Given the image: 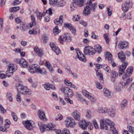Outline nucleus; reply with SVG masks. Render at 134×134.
I'll list each match as a JSON object with an SVG mask.
<instances>
[{"mask_svg":"<svg viewBox=\"0 0 134 134\" xmlns=\"http://www.w3.org/2000/svg\"><path fill=\"white\" fill-rule=\"evenodd\" d=\"M100 128L101 130H106L108 128V126L114 125V123L109 118H103L100 121Z\"/></svg>","mask_w":134,"mask_h":134,"instance_id":"obj_1","label":"nucleus"},{"mask_svg":"<svg viewBox=\"0 0 134 134\" xmlns=\"http://www.w3.org/2000/svg\"><path fill=\"white\" fill-rule=\"evenodd\" d=\"M55 125L52 123H50L47 125H42V132L46 131H52L54 130L57 134H64L63 132L60 130L55 129Z\"/></svg>","mask_w":134,"mask_h":134,"instance_id":"obj_2","label":"nucleus"},{"mask_svg":"<svg viewBox=\"0 0 134 134\" xmlns=\"http://www.w3.org/2000/svg\"><path fill=\"white\" fill-rule=\"evenodd\" d=\"M132 6V3L130 0H127L123 3L121 5V9L124 12H127Z\"/></svg>","mask_w":134,"mask_h":134,"instance_id":"obj_3","label":"nucleus"},{"mask_svg":"<svg viewBox=\"0 0 134 134\" xmlns=\"http://www.w3.org/2000/svg\"><path fill=\"white\" fill-rule=\"evenodd\" d=\"M18 92H20L23 94H30L31 93V91L27 88V87L22 85H20L17 88Z\"/></svg>","mask_w":134,"mask_h":134,"instance_id":"obj_4","label":"nucleus"},{"mask_svg":"<svg viewBox=\"0 0 134 134\" xmlns=\"http://www.w3.org/2000/svg\"><path fill=\"white\" fill-rule=\"evenodd\" d=\"M60 91L63 92L65 96L66 97H71L73 93L71 90L67 87L62 86L60 89Z\"/></svg>","mask_w":134,"mask_h":134,"instance_id":"obj_5","label":"nucleus"},{"mask_svg":"<svg viewBox=\"0 0 134 134\" xmlns=\"http://www.w3.org/2000/svg\"><path fill=\"white\" fill-rule=\"evenodd\" d=\"M73 3H72L70 6L71 10V11H73L76 8L74 6V4L77 5L79 7H82L83 6L84 3L82 0H72Z\"/></svg>","mask_w":134,"mask_h":134,"instance_id":"obj_6","label":"nucleus"},{"mask_svg":"<svg viewBox=\"0 0 134 134\" xmlns=\"http://www.w3.org/2000/svg\"><path fill=\"white\" fill-rule=\"evenodd\" d=\"M95 49L92 47L88 46L84 49L83 52L85 55H92L95 54Z\"/></svg>","mask_w":134,"mask_h":134,"instance_id":"obj_7","label":"nucleus"},{"mask_svg":"<svg viewBox=\"0 0 134 134\" xmlns=\"http://www.w3.org/2000/svg\"><path fill=\"white\" fill-rule=\"evenodd\" d=\"M65 123L67 127L70 126L71 127H73L76 125L75 120L71 117L67 118L65 121Z\"/></svg>","mask_w":134,"mask_h":134,"instance_id":"obj_8","label":"nucleus"},{"mask_svg":"<svg viewBox=\"0 0 134 134\" xmlns=\"http://www.w3.org/2000/svg\"><path fill=\"white\" fill-rule=\"evenodd\" d=\"M59 41L61 44H63V41H65L67 42H70L71 41V39L70 35L68 33L65 34L62 37L60 36L59 39Z\"/></svg>","mask_w":134,"mask_h":134,"instance_id":"obj_9","label":"nucleus"},{"mask_svg":"<svg viewBox=\"0 0 134 134\" xmlns=\"http://www.w3.org/2000/svg\"><path fill=\"white\" fill-rule=\"evenodd\" d=\"M77 54V58L83 62H85L86 60L85 57L81 52H80L78 48H76L75 49Z\"/></svg>","mask_w":134,"mask_h":134,"instance_id":"obj_10","label":"nucleus"},{"mask_svg":"<svg viewBox=\"0 0 134 134\" xmlns=\"http://www.w3.org/2000/svg\"><path fill=\"white\" fill-rule=\"evenodd\" d=\"M105 56L106 58L108 59L109 62L111 64L112 67H115L116 65V64L113 62V59L111 54L110 53L107 52Z\"/></svg>","mask_w":134,"mask_h":134,"instance_id":"obj_11","label":"nucleus"},{"mask_svg":"<svg viewBox=\"0 0 134 134\" xmlns=\"http://www.w3.org/2000/svg\"><path fill=\"white\" fill-rule=\"evenodd\" d=\"M71 116L76 120L79 121L81 118L80 113L77 110L74 111L71 113Z\"/></svg>","mask_w":134,"mask_h":134,"instance_id":"obj_12","label":"nucleus"},{"mask_svg":"<svg viewBox=\"0 0 134 134\" xmlns=\"http://www.w3.org/2000/svg\"><path fill=\"white\" fill-rule=\"evenodd\" d=\"M124 87L123 85V82L122 81L119 83H114V89L117 92H119Z\"/></svg>","mask_w":134,"mask_h":134,"instance_id":"obj_13","label":"nucleus"},{"mask_svg":"<svg viewBox=\"0 0 134 134\" xmlns=\"http://www.w3.org/2000/svg\"><path fill=\"white\" fill-rule=\"evenodd\" d=\"M32 122V121L31 120H27L24 121L23 123L27 129L31 130L33 129V127Z\"/></svg>","mask_w":134,"mask_h":134,"instance_id":"obj_14","label":"nucleus"},{"mask_svg":"<svg viewBox=\"0 0 134 134\" xmlns=\"http://www.w3.org/2000/svg\"><path fill=\"white\" fill-rule=\"evenodd\" d=\"M50 46L52 50L57 55H58L61 53V51L58 47L54 43L52 42L50 43Z\"/></svg>","mask_w":134,"mask_h":134,"instance_id":"obj_15","label":"nucleus"},{"mask_svg":"<svg viewBox=\"0 0 134 134\" xmlns=\"http://www.w3.org/2000/svg\"><path fill=\"white\" fill-rule=\"evenodd\" d=\"M128 65V63L127 62H124L123 63L121 66H119V75L121 76L122 74L121 72H123L126 67Z\"/></svg>","mask_w":134,"mask_h":134,"instance_id":"obj_16","label":"nucleus"},{"mask_svg":"<svg viewBox=\"0 0 134 134\" xmlns=\"http://www.w3.org/2000/svg\"><path fill=\"white\" fill-rule=\"evenodd\" d=\"M91 122H86L85 120L81 121L79 123L80 127L82 129L85 130L87 128L88 125H90Z\"/></svg>","mask_w":134,"mask_h":134,"instance_id":"obj_17","label":"nucleus"},{"mask_svg":"<svg viewBox=\"0 0 134 134\" xmlns=\"http://www.w3.org/2000/svg\"><path fill=\"white\" fill-rule=\"evenodd\" d=\"M133 68L132 66L128 68L126 71V72H125V75H123L122 79L124 80L126 77L131 75L133 71Z\"/></svg>","mask_w":134,"mask_h":134,"instance_id":"obj_18","label":"nucleus"},{"mask_svg":"<svg viewBox=\"0 0 134 134\" xmlns=\"http://www.w3.org/2000/svg\"><path fill=\"white\" fill-rule=\"evenodd\" d=\"M38 116L40 120H38V125L40 129V130L41 132V127L42 126V110L41 109L39 110L37 113Z\"/></svg>","mask_w":134,"mask_h":134,"instance_id":"obj_19","label":"nucleus"},{"mask_svg":"<svg viewBox=\"0 0 134 134\" xmlns=\"http://www.w3.org/2000/svg\"><path fill=\"white\" fill-rule=\"evenodd\" d=\"M49 3L51 5L54 6H57L58 7L63 6L64 4L60 2H58V0H49Z\"/></svg>","mask_w":134,"mask_h":134,"instance_id":"obj_20","label":"nucleus"},{"mask_svg":"<svg viewBox=\"0 0 134 134\" xmlns=\"http://www.w3.org/2000/svg\"><path fill=\"white\" fill-rule=\"evenodd\" d=\"M129 45L128 42L126 41H122L120 42L118 44L119 48L120 49H126Z\"/></svg>","mask_w":134,"mask_h":134,"instance_id":"obj_21","label":"nucleus"},{"mask_svg":"<svg viewBox=\"0 0 134 134\" xmlns=\"http://www.w3.org/2000/svg\"><path fill=\"white\" fill-rule=\"evenodd\" d=\"M108 109L106 107H99L97 111L99 113L105 114L108 113Z\"/></svg>","mask_w":134,"mask_h":134,"instance_id":"obj_22","label":"nucleus"},{"mask_svg":"<svg viewBox=\"0 0 134 134\" xmlns=\"http://www.w3.org/2000/svg\"><path fill=\"white\" fill-rule=\"evenodd\" d=\"M43 86L46 90H48L50 88L53 90H55V88L53 85L49 83H46L44 86Z\"/></svg>","mask_w":134,"mask_h":134,"instance_id":"obj_23","label":"nucleus"},{"mask_svg":"<svg viewBox=\"0 0 134 134\" xmlns=\"http://www.w3.org/2000/svg\"><path fill=\"white\" fill-rule=\"evenodd\" d=\"M89 5L90 8L91 10L93 12H94L97 7V3L95 2L93 4L91 3V4H86Z\"/></svg>","mask_w":134,"mask_h":134,"instance_id":"obj_24","label":"nucleus"},{"mask_svg":"<svg viewBox=\"0 0 134 134\" xmlns=\"http://www.w3.org/2000/svg\"><path fill=\"white\" fill-rule=\"evenodd\" d=\"M90 8L88 5H86L84 7L83 11V14L85 16H87L90 14Z\"/></svg>","mask_w":134,"mask_h":134,"instance_id":"obj_25","label":"nucleus"},{"mask_svg":"<svg viewBox=\"0 0 134 134\" xmlns=\"http://www.w3.org/2000/svg\"><path fill=\"white\" fill-rule=\"evenodd\" d=\"M34 50L36 54L39 57H41L42 56V50L40 49L37 46H35Z\"/></svg>","mask_w":134,"mask_h":134,"instance_id":"obj_26","label":"nucleus"},{"mask_svg":"<svg viewBox=\"0 0 134 134\" xmlns=\"http://www.w3.org/2000/svg\"><path fill=\"white\" fill-rule=\"evenodd\" d=\"M63 16L62 15H61L59 16V19H55L54 20V22L56 25H58L60 24L62 25L63 23Z\"/></svg>","mask_w":134,"mask_h":134,"instance_id":"obj_27","label":"nucleus"},{"mask_svg":"<svg viewBox=\"0 0 134 134\" xmlns=\"http://www.w3.org/2000/svg\"><path fill=\"white\" fill-rule=\"evenodd\" d=\"M118 76V73L115 71H112L111 72V81L114 82L115 81V79Z\"/></svg>","mask_w":134,"mask_h":134,"instance_id":"obj_28","label":"nucleus"},{"mask_svg":"<svg viewBox=\"0 0 134 134\" xmlns=\"http://www.w3.org/2000/svg\"><path fill=\"white\" fill-rule=\"evenodd\" d=\"M31 19L32 22L30 23L29 25L30 28H32L34 25H35L36 24L35 18L33 14H32L31 15Z\"/></svg>","mask_w":134,"mask_h":134,"instance_id":"obj_29","label":"nucleus"},{"mask_svg":"<svg viewBox=\"0 0 134 134\" xmlns=\"http://www.w3.org/2000/svg\"><path fill=\"white\" fill-rule=\"evenodd\" d=\"M21 30L25 31L27 29H29L27 25L25 22H23L20 25Z\"/></svg>","mask_w":134,"mask_h":134,"instance_id":"obj_30","label":"nucleus"},{"mask_svg":"<svg viewBox=\"0 0 134 134\" xmlns=\"http://www.w3.org/2000/svg\"><path fill=\"white\" fill-rule=\"evenodd\" d=\"M85 117L88 119L89 120L91 119L92 117V113L90 110L87 109L86 110Z\"/></svg>","mask_w":134,"mask_h":134,"instance_id":"obj_31","label":"nucleus"},{"mask_svg":"<svg viewBox=\"0 0 134 134\" xmlns=\"http://www.w3.org/2000/svg\"><path fill=\"white\" fill-rule=\"evenodd\" d=\"M108 113L109 116L111 117H114L115 116V110L111 108L108 109Z\"/></svg>","mask_w":134,"mask_h":134,"instance_id":"obj_32","label":"nucleus"},{"mask_svg":"<svg viewBox=\"0 0 134 134\" xmlns=\"http://www.w3.org/2000/svg\"><path fill=\"white\" fill-rule=\"evenodd\" d=\"M45 65L50 71L52 72L53 71L54 69L49 62L46 61L45 63Z\"/></svg>","mask_w":134,"mask_h":134,"instance_id":"obj_33","label":"nucleus"},{"mask_svg":"<svg viewBox=\"0 0 134 134\" xmlns=\"http://www.w3.org/2000/svg\"><path fill=\"white\" fill-rule=\"evenodd\" d=\"M23 68H27L28 66V64L26 61L25 59H22V61L20 65Z\"/></svg>","mask_w":134,"mask_h":134,"instance_id":"obj_34","label":"nucleus"},{"mask_svg":"<svg viewBox=\"0 0 134 134\" xmlns=\"http://www.w3.org/2000/svg\"><path fill=\"white\" fill-rule=\"evenodd\" d=\"M118 57L122 62H124L125 59V57L124 54L122 52H119L118 54Z\"/></svg>","mask_w":134,"mask_h":134,"instance_id":"obj_35","label":"nucleus"},{"mask_svg":"<svg viewBox=\"0 0 134 134\" xmlns=\"http://www.w3.org/2000/svg\"><path fill=\"white\" fill-rule=\"evenodd\" d=\"M127 104V101L126 99H124L122 100L121 104V108L122 109H124Z\"/></svg>","mask_w":134,"mask_h":134,"instance_id":"obj_36","label":"nucleus"},{"mask_svg":"<svg viewBox=\"0 0 134 134\" xmlns=\"http://www.w3.org/2000/svg\"><path fill=\"white\" fill-rule=\"evenodd\" d=\"M35 66L36 64H34L30 66L29 68V71L32 73H35L36 71L35 70Z\"/></svg>","mask_w":134,"mask_h":134,"instance_id":"obj_37","label":"nucleus"},{"mask_svg":"<svg viewBox=\"0 0 134 134\" xmlns=\"http://www.w3.org/2000/svg\"><path fill=\"white\" fill-rule=\"evenodd\" d=\"M103 90L104 94L105 96L109 97H111L110 92L108 89L105 88L103 89Z\"/></svg>","mask_w":134,"mask_h":134,"instance_id":"obj_38","label":"nucleus"},{"mask_svg":"<svg viewBox=\"0 0 134 134\" xmlns=\"http://www.w3.org/2000/svg\"><path fill=\"white\" fill-rule=\"evenodd\" d=\"M132 79L131 78H129L126 79L125 82H122L123 85L124 87L127 86L129 84L132 82Z\"/></svg>","mask_w":134,"mask_h":134,"instance_id":"obj_39","label":"nucleus"},{"mask_svg":"<svg viewBox=\"0 0 134 134\" xmlns=\"http://www.w3.org/2000/svg\"><path fill=\"white\" fill-rule=\"evenodd\" d=\"M95 70L97 76L100 78V80H103V75L101 73L100 71L97 69H95Z\"/></svg>","mask_w":134,"mask_h":134,"instance_id":"obj_40","label":"nucleus"},{"mask_svg":"<svg viewBox=\"0 0 134 134\" xmlns=\"http://www.w3.org/2000/svg\"><path fill=\"white\" fill-rule=\"evenodd\" d=\"M87 98L92 103L94 102L96 100V97L93 95H92L91 93L90 94Z\"/></svg>","mask_w":134,"mask_h":134,"instance_id":"obj_41","label":"nucleus"},{"mask_svg":"<svg viewBox=\"0 0 134 134\" xmlns=\"http://www.w3.org/2000/svg\"><path fill=\"white\" fill-rule=\"evenodd\" d=\"M95 48L97 49V50H96V52L97 53H100L102 51V47L99 44H96L95 46Z\"/></svg>","mask_w":134,"mask_h":134,"instance_id":"obj_42","label":"nucleus"},{"mask_svg":"<svg viewBox=\"0 0 134 134\" xmlns=\"http://www.w3.org/2000/svg\"><path fill=\"white\" fill-rule=\"evenodd\" d=\"M48 14L49 15H51L52 14V9L51 8H49L48 10H46L45 12L43 11L42 13V16H44L46 14Z\"/></svg>","mask_w":134,"mask_h":134,"instance_id":"obj_43","label":"nucleus"},{"mask_svg":"<svg viewBox=\"0 0 134 134\" xmlns=\"http://www.w3.org/2000/svg\"><path fill=\"white\" fill-rule=\"evenodd\" d=\"M82 93L83 96L87 98L91 93L85 90H82Z\"/></svg>","mask_w":134,"mask_h":134,"instance_id":"obj_44","label":"nucleus"},{"mask_svg":"<svg viewBox=\"0 0 134 134\" xmlns=\"http://www.w3.org/2000/svg\"><path fill=\"white\" fill-rule=\"evenodd\" d=\"M36 67L35 68V70L36 71L35 73H38L41 74L42 70L40 68V66L36 64Z\"/></svg>","mask_w":134,"mask_h":134,"instance_id":"obj_45","label":"nucleus"},{"mask_svg":"<svg viewBox=\"0 0 134 134\" xmlns=\"http://www.w3.org/2000/svg\"><path fill=\"white\" fill-rule=\"evenodd\" d=\"M36 67L35 68V70L36 71L35 73H38L41 74L42 70L40 68V66L36 64Z\"/></svg>","mask_w":134,"mask_h":134,"instance_id":"obj_46","label":"nucleus"},{"mask_svg":"<svg viewBox=\"0 0 134 134\" xmlns=\"http://www.w3.org/2000/svg\"><path fill=\"white\" fill-rule=\"evenodd\" d=\"M60 31H61L60 30L58 29V27L57 26L55 27L53 30V33L55 35H58Z\"/></svg>","mask_w":134,"mask_h":134,"instance_id":"obj_47","label":"nucleus"},{"mask_svg":"<svg viewBox=\"0 0 134 134\" xmlns=\"http://www.w3.org/2000/svg\"><path fill=\"white\" fill-rule=\"evenodd\" d=\"M6 96L7 98L11 102L13 101L12 94L10 92H9L7 93Z\"/></svg>","mask_w":134,"mask_h":134,"instance_id":"obj_48","label":"nucleus"},{"mask_svg":"<svg viewBox=\"0 0 134 134\" xmlns=\"http://www.w3.org/2000/svg\"><path fill=\"white\" fill-rule=\"evenodd\" d=\"M48 40V36L46 34L42 36V42L43 43H46Z\"/></svg>","mask_w":134,"mask_h":134,"instance_id":"obj_49","label":"nucleus"},{"mask_svg":"<svg viewBox=\"0 0 134 134\" xmlns=\"http://www.w3.org/2000/svg\"><path fill=\"white\" fill-rule=\"evenodd\" d=\"M103 67V69L107 72L110 73L111 72V70L110 67L108 66L106 64H104Z\"/></svg>","mask_w":134,"mask_h":134,"instance_id":"obj_50","label":"nucleus"},{"mask_svg":"<svg viewBox=\"0 0 134 134\" xmlns=\"http://www.w3.org/2000/svg\"><path fill=\"white\" fill-rule=\"evenodd\" d=\"M92 122L94 128L96 129H98L99 128V125L96 120L95 119H93L92 120Z\"/></svg>","mask_w":134,"mask_h":134,"instance_id":"obj_51","label":"nucleus"},{"mask_svg":"<svg viewBox=\"0 0 134 134\" xmlns=\"http://www.w3.org/2000/svg\"><path fill=\"white\" fill-rule=\"evenodd\" d=\"M77 97L78 98V99L81 100L82 102H86V100L84 99L82 97L81 94L78 93H76Z\"/></svg>","mask_w":134,"mask_h":134,"instance_id":"obj_52","label":"nucleus"},{"mask_svg":"<svg viewBox=\"0 0 134 134\" xmlns=\"http://www.w3.org/2000/svg\"><path fill=\"white\" fill-rule=\"evenodd\" d=\"M20 7H13L9 9V11L11 12H16L20 9Z\"/></svg>","mask_w":134,"mask_h":134,"instance_id":"obj_53","label":"nucleus"},{"mask_svg":"<svg viewBox=\"0 0 134 134\" xmlns=\"http://www.w3.org/2000/svg\"><path fill=\"white\" fill-rule=\"evenodd\" d=\"M80 19V16L79 15H75L73 16V20L74 21H77L79 20Z\"/></svg>","mask_w":134,"mask_h":134,"instance_id":"obj_54","label":"nucleus"},{"mask_svg":"<svg viewBox=\"0 0 134 134\" xmlns=\"http://www.w3.org/2000/svg\"><path fill=\"white\" fill-rule=\"evenodd\" d=\"M8 69L11 72V71H15L16 69L13 68V65L12 64H10L8 66Z\"/></svg>","mask_w":134,"mask_h":134,"instance_id":"obj_55","label":"nucleus"},{"mask_svg":"<svg viewBox=\"0 0 134 134\" xmlns=\"http://www.w3.org/2000/svg\"><path fill=\"white\" fill-rule=\"evenodd\" d=\"M127 128L129 131L132 134H134V127L131 126H128Z\"/></svg>","mask_w":134,"mask_h":134,"instance_id":"obj_56","label":"nucleus"},{"mask_svg":"<svg viewBox=\"0 0 134 134\" xmlns=\"http://www.w3.org/2000/svg\"><path fill=\"white\" fill-rule=\"evenodd\" d=\"M13 72H11L8 69L6 72V76L9 77L13 75Z\"/></svg>","mask_w":134,"mask_h":134,"instance_id":"obj_57","label":"nucleus"},{"mask_svg":"<svg viewBox=\"0 0 134 134\" xmlns=\"http://www.w3.org/2000/svg\"><path fill=\"white\" fill-rule=\"evenodd\" d=\"M11 115L13 120L15 121H17L18 118L16 114L14 112H12L11 113Z\"/></svg>","mask_w":134,"mask_h":134,"instance_id":"obj_58","label":"nucleus"},{"mask_svg":"<svg viewBox=\"0 0 134 134\" xmlns=\"http://www.w3.org/2000/svg\"><path fill=\"white\" fill-rule=\"evenodd\" d=\"M96 87L99 90H101L103 88V86L100 83L98 82H96Z\"/></svg>","mask_w":134,"mask_h":134,"instance_id":"obj_59","label":"nucleus"},{"mask_svg":"<svg viewBox=\"0 0 134 134\" xmlns=\"http://www.w3.org/2000/svg\"><path fill=\"white\" fill-rule=\"evenodd\" d=\"M107 11L108 16H111L112 14V11L110 9V7L107 8Z\"/></svg>","mask_w":134,"mask_h":134,"instance_id":"obj_60","label":"nucleus"},{"mask_svg":"<svg viewBox=\"0 0 134 134\" xmlns=\"http://www.w3.org/2000/svg\"><path fill=\"white\" fill-rule=\"evenodd\" d=\"M16 99L17 101L19 103H20L21 100V99L20 97V94L18 92L17 93Z\"/></svg>","mask_w":134,"mask_h":134,"instance_id":"obj_61","label":"nucleus"},{"mask_svg":"<svg viewBox=\"0 0 134 134\" xmlns=\"http://www.w3.org/2000/svg\"><path fill=\"white\" fill-rule=\"evenodd\" d=\"M91 37L92 38L96 40H98L99 38L98 36L95 35L93 32L91 33Z\"/></svg>","mask_w":134,"mask_h":134,"instance_id":"obj_62","label":"nucleus"},{"mask_svg":"<svg viewBox=\"0 0 134 134\" xmlns=\"http://www.w3.org/2000/svg\"><path fill=\"white\" fill-rule=\"evenodd\" d=\"M64 27H67L70 29V28L72 27V25L70 23H65L64 24Z\"/></svg>","mask_w":134,"mask_h":134,"instance_id":"obj_63","label":"nucleus"},{"mask_svg":"<svg viewBox=\"0 0 134 134\" xmlns=\"http://www.w3.org/2000/svg\"><path fill=\"white\" fill-rule=\"evenodd\" d=\"M36 14L38 19L41 20L42 18V14L40 12H37Z\"/></svg>","mask_w":134,"mask_h":134,"instance_id":"obj_64","label":"nucleus"}]
</instances>
